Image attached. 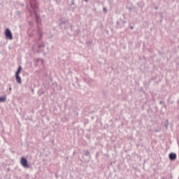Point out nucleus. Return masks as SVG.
Returning a JSON list of instances; mask_svg holds the SVG:
<instances>
[{"label": "nucleus", "mask_w": 179, "mask_h": 179, "mask_svg": "<svg viewBox=\"0 0 179 179\" xmlns=\"http://www.w3.org/2000/svg\"><path fill=\"white\" fill-rule=\"evenodd\" d=\"M27 9L29 10L30 15L35 19L38 27V40L43 38V31L41 30V17L38 15V1L37 0H25Z\"/></svg>", "instance_id": "1"}, {"label": "nucleus", "mask_w": 179, "mask_h": 179, "mask_svg": "<svg viewBox=\"0 0 179 179\" xmlns=\"http://www.w3.org/2000/svg\"><path fill=\"white\" fill-rule=\"evenodd\" d=\"M22 66H18L17 71H15V80L18 85L22 83V78L20 77V73L22 72Z\"/></svg>", "instance_id": "2"}, {"label": "nucleus", "mask_w": 179, "mask_h": 179, "mask_svg": "<svg viewBox=\"0 0 179 179\" xmlns=\"http://www.w3.org/2000/svg\"><path fill=\"white\" fill-rule=\"evenodd\" d=\"M4 36L6 40H13V34H12V31L9 28L5 29Z\"/></svg>", "instance_id": "3"}, {"label": "nucleus", "mask_w": 179, "mask_h": 179, "mask_svg": "<svg viewBox=\"0 0 179 179\" xmlns=\"http://www.w3.org/2000/svg\"><path fill=\"white\" fill-rule=\"evenodd\" d=\"M20 164L24 169H30V165L29 164V161L27 158L22 157L20 159Z\"/></svg>", "instance_id": "4"}, {"label": "nucleus", "mask_w": 179, "mask_h": 179, "mask_svg": "<svg viewBox=\"0 0 179 179\" xmlns=\"http://www.w3.org/2000/svg\"><path fill=\"white\" fill-rule=\"evenodd\" d=\"M126 23L127 20H124L120 18L117 21V26L119 27V29H122V27H125Z\"/></svg>", "instance_id": "5"}, {"label": "nucleus", "mask_w": 179, "mask_h": 179, "mask_svg": "<svg viewBox=\"0 0 179 179\" xmlns=\"http://www.w3.org/2000/svg\"><path fill=\"white\" fill-rule=\"evenodd\" d=\"M169 159L171 162H174V160H176L177 159V154H176L174 152H171L169 155Z\"/></svg>", "instance_id": "6"}, {"label": "nucleus", "mask_w": 179, "mask_h": 179, "mask_svg": "<svg viewBox=\"0 0 179 179\" xmlns=\"http://www.w3.org/2000/svg\"><path fill=\"white\" fill-rule=\"evenodd\" d=\"M66 23H69V20H61V22H60L59 25L61 26V27H62V26L64 24H66Z\"/></svg>", "instance_id": "7"}, {"label": "nucleus", "mask_w": 179, "mask_h": 179, "mask_svg": "<svg viewBox=\"0 0 179 179\" xmlns=\"http://www.w3.org/2000/svg\"><path fill=\"white\" fill-rule=\"evenodd\" d=\"M5 101H6V96H0V103H5Z\"/></svg>", "instance_id": "8"}, {"label": "nucleus", "mask_w": 179, "mask_h": 179, "mask_svg": "<svg viewBox=\"0 0 179 179\" xmlns=\"http://www.w3.org/2000/svg\"><path fill=\"white\" fill-rule=\"evenodd\" d=\"M85 155L87 156V157H91L90 152H89V150H85Z\"/></svg>", "instance_id": "9"}, {"label": "nucleus", "mask_w": 179, "mask_h": 179, "mask_svg": "<svg viewBox=\"0 0 179 179\" xmlns=\"http://www.w3.org/2000/svg\"><path fill=\"white\" fill-rule=\"evenodd\" d=\"M45 44L44 43H41V44L38 45V48H43V47H45Z\"/></svg>", "instance_id": "10"}, {"label": "nucleus", "mask_w": 179, "mask_h": 179, "mask_svg": "<svg viewBox=\"0 0 179 179\" xmlns=\"http://www.w3.org/2000/svg\"><path fill=\"white\" fill-rule=\"evenodd\" d=\"M137 5H138V8H141V9H142V8H143V5H142V2H138L137 3Z\"/></svg>", "instance_id": "11"}, {"label": "nucleus", "mask_w": 179, "mask_h": 179, "mask_svg": "<svg viewBox=\"0 0 179 179\" xmlns=\"http://www.w3.org/2000/svg\"><path fill=\"white\" fill-rule=\"evenodd\" d=\"M165 128H166V129L169 128V120H167L165 121Z\"/></svg>", "instance_id": "12"}, {"label": "nucleus", "mask_w": 179, "mask_h": 179, "mask_svg": "<svg viewBox=\"0 0 179 179\" xmlns=\"http://www.w3.org/2000/svg\"><path fill=\"white\" fill-rule=\"evenodd\" d=\"M127 9L129 10V12H131V10H134V9H135V7H127Z\"/></svg>", "instance_id": "13"}, {"label": "nucleus", "mask_w": 179, "mask_h": 179, "mask_svg": "<svg viewBox=\"0 0 179 179\" xmlns=\"http://www.w3.org/2000/svg\"><path fill=\"white\" fill-rule=\"evenodd\" d=\"M28 35L29 37H33L34 36L33 33H30L29 31H28Z\"/></svg>", "instance_id": "14"}, {"label": "nucleus", "mask_w": 179, "mask_h": 179, "mask_svg": "<svg viewBox=\"0 0 179 179\" xmlns=\"http://www.w3.org/2000/svg\"><path fill=\"white\" fill-rule=\"evenodd\" d=\"M103 12H105V13H107V8L103 7Z\"/></svg>", "instance_id": "15"}, {"label": "nucleus", "mask_w": 179, "mask_h": 179, "mask_svg": "<svg viewBox=\"0 0 179 179\" xmlns=\"http://www.w3.org/2000/svg\"><path fill=\"white\" fill-rule=\"evenodd\" d=\"M129 28L131 29V30H134V26L130 25V26H129Z\"/></svg>", "instance_id": "16"}, {"label": "nucleus", "mask_w": 179, "mask_h": 179, "mask_svg": "<svg viewBox=\"0 0 179 179\" xmlns=\"http://www.w3.org/2000/svg\"><path fill=\"white\" fill-rule=\"evenodd\" d=\"M159 104H164V102L163 101H160Z\"/></svg>", "instance_id": "17"}, {"label": "nucleus", "mask_w": 179, "mask_h": 179, "mask_svg": "<svg viewBox=\"0 0 179 179\" xmlns=\"http://www.w3.org/2000/svg\"><path fill=\"white\" fill-rule=\"evenodd\" d=\"M30 26H33V23L31 22H29Z\"/></svg>", "instance_id": "18"}, {"label": "nucleus", "mask_w": 179, "mask_h": 179, "mask_svg": "<svg viewBox=\"0 0 179 179\" xmlns=\"http://www.w3.org/2000/svg\"><path fill=\"white\" fill-rule=\"evenodd\" d=\"M71 5H75V1L73 0L71 2Z\"/></svg>", "instance_id": "19"}, {"label": "nucleus", "mask_w": 179, "mask_h": 179, "mask_svg": "<svg viewBox=\"0 0 179 179\" xmlns=\"http://www.w3.org/2000/svg\"><path fill=\"white\" fill-rule=\"evenodd\" d=\"M87 43H88V44H92V41H88Z\"/></svg>", "instance_id": "20"}, {"label": "nucleus", "mask_w": 179, "mask_h": 179, "mask_svg": "<svg viewBox=\"0 0 179 179\" xmlns=\"http://www.w3.org/2000/svg\"><path fill=\"white\" fill-rule=\"evenodd\" d=\"M18 15H21L22 12L17 11Z\"/></svg>", "instance_id": "21"}, {"label": "nucleus", "mask_w": 179, "mask_h": 179, "mask_svg": "<svg viewBox=\"0 0 179 179\" xmlns=\"http://www.w3.org/2000/svg\"><path fill=\"white\" fill-rule=\"evenodd\" d=\"M70 27H71V31H72V24H70Z\"/></svg>", "instance_id": "22"}, {"label": "nucleus", "mask_w": 179, "mask_h": 179, "mask_svg": "<svg viewBox=\"0 0 179 179\" xmlns=\"http://www.w3.org/2000/svg\"><path fill=\"white\" fill-rule=\"evenodd\" d=\"M9 90H10V92H12V87H9Z\"/></svg>", "instance_id": "23"}, {"label": "nucleus", "mask_w": 179, "mask_h": 179, "mask_svg": "<svg viewBox=\"0 0 179 179\" xmlns=\"http://www.w3.org/2000/svg\"><path fill=\"white\" fill-rule=\"evenodd\" d=\"M87 138L88 139H90V137L89 136V135H87Z\"/></svg>", "instance_id": "24"}, {"label": "nucleus", "mask_w": 179, "mask_h": 179, "mask_svg": "<svg viewBox=\"0 0 179 179\" xmlns=\"http://www.w3.org/2000/svg\"><path fill=\"white\" fill-rule=\"evenodd\" d=\"M21 6H24V3H20Z\"/></svg>", "instance_id": "25"}, {"label": "nucleus", "mask_w": 179, "mask_h": 179, "mask_svg": "<svg viewBox=\"0 0 179 179\" xmlns=\"http://www.w3.org/2000/svg\"><path fill=\"white\" fill-rule=\"evenodd\" d=\"M64 29H68V27H64Z\"/></svg>", "instance_id": "26"}, {"label": "nucleus", "mask_w": 179, "mask_h": 179, "mask_svg": "<svg viewBox=\"0 0 179 179\" xmlns=\"http://www.w3.org/2000/svg\"><path fill=\"white\" fill-rule=\"evenodd\" d=\"M38 61H40V59H36V62H38Z\"/></svg>", "instance_id": "27"}, {"label": "nucleus", "mask_w": 179, "mask_h": 179, "mask_svg": "<svg viewBox=\"0 0 179 179\" xmlns=\"http://www.w3.org/2000/svg\"><path fill=\"white\" fill-rule=\"evenodd\" d=\"M155 132H159V130H155Z\"/></svg>", "instance_id": "28"}, {"label": "nucleus", "mask_w": 179, "mask_h": 179, "mask_svg": "<svg viewBox=\"0 0 179 179\" xmlns=\"http://www.w3.org/2000/svg\"><path fill=\"white\" fill-rule=\"evenodd\" d=\"M85 2H87V0H84Z\"/></svg>", "instance_id": "29"}, {"label": "nucleus", "mask_w": 179, "mask_h": 179, "mask_svg": "<svg viewBox=\"0 0 179 179\" xmlns=\"http://www.w3.org/2000/svg\"><path fill=\"white\" fill-rule=\"evenodd\" d=\"M168 101H170V98L168 99Z\"/></svg>", "instance_id": "30"}, {"label": "nucleus", "mask_w": 179, "mask_h": 179, "mask_svg": "<svg viewBox=\"0 0 179 179\" xmlns=\"http://www.w3.org/2000/svg\"><path fill=\"white\" fill-rule=\"evenodd\" d=\"M155 9H157V7H156Z\"/></svg>", "instance_id": "31"}, {"label": "nucleus", "mask_w": 179, "mask_h": 179, "mask_svg": "<svg viewBox=\"0 0 179 179\" xmlns=\"http://www.w3.org/2000/svg\"><path fill=\"white\" fill-rule=\"evenodd\" d=\"M164 107H165V108H166V105H164Z\"/></svg>", "instance_id": "32"}]
</instances>
